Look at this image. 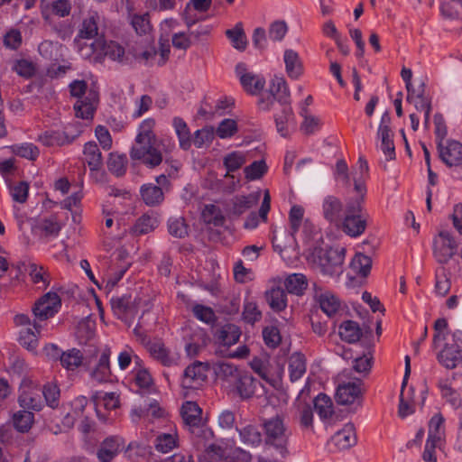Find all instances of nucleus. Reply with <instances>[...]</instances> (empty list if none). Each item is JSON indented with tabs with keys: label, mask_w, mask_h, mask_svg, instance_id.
Returning <instances> with one entry per match:
<instances>
[{
	"label": "nucleus",
	"mask_w": 462,
	"mask_h": 462,
	"mask_svg": "<svg viewBox=\"0 0 462 462\" xmlns=\"http://www.w3.org/2000/svg\"><path fill=\"white\" fill-rule=\"evenodd\" d=\"M366 186L359 179L355 178V195L350 197L346 205V214L339 226L351 237L361 236L367 226L368 213L365 209Z\"/></svg>",
	"instance_id": "nucleus-1"
},
{
	"label": "nucleus",
	"mask_w": 462,
	"mask_h": 462,
	"mask_svg": "<svg viewBox=\"0 0 462 462\" xmlns=\"http://www.w3.org/2000/svg\"><path fill=\"white\" fill-rule=\"evenodd\" d=\"M183 422L190 434L193 443L199 448H206L205 441L209 440L213 435L202 422V410L195 402H186L181 407Z\"/></svg>",
	"instance_id": "nucleus-2"
},
{
	"label": "nucleus",
	"mask_w": 462,
	"mask_h": 462,
	"mask_svg": "<svg viewBox=\"0 0 462 462\" xmlns=\"http://www.w3.org/2000/svg\"><path fill=\"white\" fill-rule=\"evenodd\" d=\"M69 88L70 95L78 99L74 104L76 116L91 119L98 102L97 92L94 89H88V85L84 80H73Z\"/></svg>",
	"instance_id": "nucleus-3"
},
{
	"label": "nucleus",
	"mask_w": 462,
	"mask_h": 462,
	"mask_svg": "<svg viewBox=\"0 0 462 462\" xmlns=\"http://www.w3.org/2000/svg\"><path fill=\"white\" fill-rule=\"evenodd\" d=\"M346 250L343 247L317 248L314 251V263L324 275L339 277L343 273Z\"/></svg>",
	"instance_id": "nucleus-4"
},
{
	"label": "nucleus",
	"mask_w": 462,
	"mask_h": 462,
	"mask_svg": "<svg viewBox=\"0 0 462 462\" xmlns=\"http://www.w3.org/2000/svg\"><path fill=\"white\" fill-rule=\"evenodd\" d=\"M266 434V445L268 451L272 453L274 449L277 453L288 455V439L290 431L285 426L283 420L280 417H273L263 424Z\"/></svg>",
	"instance_id": "nucleus-5"
},
{
	"label": "nucleus",
	"mask_w": 462,
	"mask_h": 462,
	"mask_svg": "<svg viewBox=\"0 0 462 462\" xmlns=\"http://www.w3.org/2000/svg\"><path fill=\"white\" fill-rule=\"evenodd\" d=\"M60 299L55 292H48L40 298L32 308V326L35 329L43 328L42 322L53 317L60 308Z\"/></svg>",
	"instance_id": "nucleus-6"
},
{
	"label": "nucleus",
	"mask_w": 462,
	"mask_h": 462,
	"mask_svg": "<svg viewBox=\"0 0 462 462\" xmlns=\"http://www.w3.org/2000/svg\"><path fill=\"white\" fill-rule=\"evenodd\" d=\"M130 156L133 160L140 161L150 168H154L162 162V153L158 140L135 142Z\"/></svg>",
	"instance_id": "nucleus-7"
},
{
	"label": "nucleus",
	"mask_w": 462,
	"mask_h": 462,
	"mask_svg": "<svg viewBox=\"0 0 462 462\" xmlns=\"http://www.w3.org/2000/svg\"><path fill=\"white\" fill-rule=\"evenodd\" d=\"M260 192H252L247 195H236L225 203V212L231 221L237 220L245 212L257 205Z\"/></svg>",
	"instance_id": "nucleus-8"
},
{
	"label": "nucleus",
	"mask_w": 462,
	"mask_h": 462,
	"mask_svg": "<svg viewBox=\"0 0 462 462\" xmlns=\"http://www.w3.org/2000/svg\"><path fill=\"white\" fill-rule=\"evenodd\" d=\"M311 291L314 300L327 316L332 317L338 311L340 301L332 291L319 282L312 283Z\"/></svg>",
	"instance_id": "nucleus-9"
},
{
	"label": "nucleus",
	"mask_w": 462,
	"mask_h": 462,
	"mask_svg": "<svg viewBox=\"0 0 462 462\" xmlns=\"http://www.w3.org/2000/svg\"><path fill=\"white\" fill-rule=\"evenodd\" d=\"M457 244L448 231H441L433 241V254L440 263H448L457 253Z\"/></svg>",
	"instance_id": "nucleus-10"
},
{
	"label": "nucleus",
	"mask_w": 462,
	"mask_h": 462,
	"mask_svg": "<svg viewBox=\"0 0 462 462\" xmlns=\"http://www.w3.org/2000/svg\"><path fill=\"white\" fill-rule=\"evenodd\" d=\"M362 382H347L338 383L336 389L335 399L340 405L356 404L360 406L363 396Z\"/></svg>",
	"instance_id": "nucleus-11"
},
{
	"label": "nucleus",
	"mask_w": 462,
	"mask_h": 462,
	"mask_svg": "<svg viewBox=\"0 0 462 462\" xmlns=\"http://www.w3.org/2000/svg\"><path fill=\"white\" fill-rule=\"evenodd\" d=\"M208 366L207 364L196 361L186 367L181 379L185 389H199L207 380Z\"/></svg>",
	"instance_id": "nucleus-12"
},
{
	"label": "nucleus",
	"mask_w": 462,
	"mask_h": 462,
	"mask_svg": "<svg viewBox=\"0 0 462 462\" xmlns=\"http://www.w3.org/2000/svg\"><path fill=\"white\" fill-rule=\"evenodd\" d=\"M103 17L97 12H90L83 19L78 35L75 38L84 40L103 39Z\"/></svg>",
	"instance_id": "nucleus-13"
},
{
	"label": "nucleus",
	"mask_w": 462,
	"mask_h": 462,
	"mask_svg": "<svg viewBox=\"0 0 462 462\" xmlns=\"http://www.w3.org/2000/svg\"><path fill=\"white\" fill-rule=\"evenodd\" d=\"M16 326H24L26 328L20 332L19 340L21 345L29 350L34 349L38 345V337L42 329H35L32 319L27 314H17L14 318Z\"/></svg>",
	"instance_id": "nucleus-14"
},
{
	"label": "nucleus",
	"mask_w": 462,
	"mask_h": 462,
	"mask_svg": "<svg viewBox=\"0 0 462 462\" xmlns=\"http://www.w3.org/2000/svg\"><path fill=\"white\" fill-rule=\"evenodd\" d=\"M321 208L323 217L330 224L339 226L346 214L342 200L334 195H327L322 200Z\"/></svg>",
	"instance_id": "nucleus-15"
},
{
	"label": "nucleus",
	"mask_w": 462,
	"mask_h": 462,
	"mask_svg": "<svg viewBox=\"0 0 462 462\" xmlns=\"http://www.w3.org/2000/svg\"><path fill=\"white\" fill-rule=\"evenodd\" d=\"M258 383L247 371L244 370L226 390L229 393L236 394L242 400H247L254 394Z\"/></svg>",
	"instance_id": "nucleus-16"
},
{
	"label": "nucleus",
	"mask_w": 462,
	"mask_h": 462,
	"mask_svg": "<svg viewBox=\"0 0 462 462\" xmlns=\"http://www.w3.org/2000/svg\"><path fill=\"white\" fill-rule=\"evenodd\" d=\"M97 364L90 372V376L97 383H106L111 381L110 356L111 350L105 346L101 350L96 351Z\"/></svg>",
	"instance_id": "nucleus-17"
},
{
	"label": "nucleus",
	"mask_w": 462,
	"mask_h": 462,
	"mask_svg": "<svg viewBox=\"0 0 462 462\" xmlns=\"http://www.w3.org/2000/svg\"><path fill=\"white\" fill-rule=\"evenodd\" d=\"M439 158L448 167H457L462 164V144L455 140L444 143L438 142Z\"/></svg>",
	"instance_id": "nucleus-18"
},
{
	"label": "nucleus",
	"mask_w": 462,
	"mask_h": 462,
	"mask_svg": "<svg viewBox=\"0 0 462 462\" xmlns=\"http://www.w3.org/2000/svg\"><path fill=\"white\" fill-rule=\"evenodd\" d=\"M269 92L282 106H291V93L284 77L275 75L270 81Z\"/></svg>",
	"instance_id": "nucleus-19"
},
{
	"label": "nucleus",
	"mask_w": 462,
	"mask_h": 462,
	"mask_svg": "<svg viewBox=\"0 0 462 462\" xmlns=\"http://www.w3.org/2000/svg\"><path fill=\"white\" fill-rule=\"evenodd\" d=\"M438 361L448 369H454L462 364V352L457 344H445L437 355Z\"/></svg>",
	"instance_id": "nucleus-20"
},
{
	"label": "nucleus",
	"mask_w": 462,
	"mask_h": 462,
	"mask_svg": "<svg viewBox=\"0 0 462 462\" xmlns=\"http://www.w3.org/2000/svg\"><path fill=\"white\" fill-rule=\"evenodd\" d=\"M356 443V430L351 423L346 424L342 430L336 432L329 441V445H334L338 450L347 449Z\"/></svg>",
	"instance_id": "nucleus-21"
},
{
	"label": "nucleus",
	"mask_w": 462,
	"mask_h": 462,
	"mask_svg": "<svg viewBox=\"0 0 462 462\" xmlns=\"http://www.w3.org/2000/svg\"><path fill=\"white\" fill-rule=\"evenodd\" d=\"M426 84L423 80L413 90L407 92L406 100L412 104L417 111H431V100L425 95Z\"/></svg>",
	"instance_id": "nucleus-22"
},
{
	"label": "nucleus",
	"mask_w": 462,
	"mask_h": 462,
	"mask_svg": "<svg viewBox=\"0 0 462 462\" xmlns=\"http://www.w3.org/2000/svg\"><path fill=\"white\" fill-rule=\"evenodd\" d=\"M159 219L155 215L143 214L136 219L135 223L128 229L130 235L139 236L155 230L159 226Z\"/></svg>",
	"instance_id": "nucleus-23"
},
{
	"label": "nucleus",
	"mask_w": 462,
	"mask_h": 462,
	"mask_svg": "<svg viewBox=\"0 0 462 462\" xmlns=\"http://www.w3.org/2000/svg\"><path fill=\"white\" fill-rule=\"evenodd\" d=\"M271 208V196L269 190L264 191L263 199L260 207L259 212L252 211L245 220L244 227L245 229H254L259 225V220L267 221V215Z\"/></svg>",
	"instance_id": "nucleus-24"
},
{
	"label": "nucleus",
	"mask_w": 462,
	"mask_h": 462,
	"mask_svg": "<svg viewBox=\"0 0 462 462\" xmlns=\"http://www.w3.org/2000/svg\"><path fill=\"white\" fill-rule=\"evenodd\" d=\"M277 132L282 137H288L290 129L295 125L294 114L291 106H282L281 113L274 115Z\"/></svg>",
	"instance_id": "nucleus-25"
},
{
	"label": "nucleus",
	"mask_w": 462,
	"mask_h": 462,
	"mask_svg": "<svg viewBox=\"0 0 462 462\" xmlns=\"http://www.w3.org/2000/svg\"><path fill=\"white\" fill-rule=\"evenodd\" d=\"M149 351L152 356L164 366H172L178 364L179 356L175 353H172L162 343H152L149 346Z\"/></svg>",
	"instance_id": "nucleus-26"
},
{
	"label": "nucleus",
	"mask_w": 462,
	"mask_h": 462,
	"mask_svg": "<svg viewBox=\"0 0 462 462\" xmlns=\"http://www.w3.org/2000/svg\"><path fill=\"white\" fill-rule=\"evenodd\" d=\"M123 448L121 439L117 437L106 439L97 450V457L100 462H111Z\"/></svg>",
	"instance_id": "nucleus-27"
},
{
	"label": "nucleus",
	"mask_w": 462,
	"mask_h": 462,
	"mask_svg": "<svg viewBox=\"0 0 462 462\" xmlns=\"http://www.w3.org/2000/svg\"><path fill=\"white\" fill-rule=\"evenodd\" d=\"M283 61L285 63L287 75L291 79H298L303 72V67L299 54L291 49H287L284 51Z\"/></svg>",
	"instance_id": "nucleus-28"
},
{
	"label": "nucleus",
	"mask_w": 462,
	"mask_h": 462,
	"mask_svg": "<svg viewBox=\"0 0 462 462\" xmlns=\"http://www.w3.org/2000/svg\"><path fill=\"white\" fill-rule=\"evenodd\" d=\"M88 40L75 38L73 44L77 52L83 59H91L96 56V59L100 58V38L95 39L92 42H88Z\"/></svg>",
	"instance_id": "nucleus-29"
},
{
	"label": "nucleus",
	"mask_w": 462,
	"mask_h": 462,
	"mask_svg": "<svg viewBox=\"0 0 462 462\" xmlns=\"http://www.w3.org/2000/svg\"><path fill=\"white\" fill-rule=\"evenodd\" d=\"M70 11L71 3L69 0H52L51 3L42 7V14L44 20H48L51 14L58 17H66L69 15Z\"/></svg>",
	"instance_id": "nucleus-30"
},
{
	"label": "nucleus",
	"mask_w": 462,
	"mask_h": 462,
	"mask_svg": "<svg viewBox=\"0 0 462 462\" xmlns=\"http://www.w3.org/2000/svg\"><path fill=\"white\" fill-rule=\"evenodd\" d=\"M172 126L178 137L180 147L188 151L192 144L191 134L187 123L180 116H175L172 119Z\"/></svg>",
	"instance_id": "nucleus-31"
},
{
	"label": "nucleus",
	"mask_w": 462,
	"mask_h": 462,
	"mask_svg": "<svg viewBox=\"0 0 462 462\" xmlns=\"http://www.w3.org/2000/svg\"><path fill=\"white\" fill-rule=\"evenodd\" d=\"M244 370L238 368L234 364L221 362L217 365L216 374L223 382L224 387L226 389Z\"/></svg>",
	"instance_id": "nucleus-32"
},
{
	"label": "nucleus",
	"mask_w": 462,
	"mask_h": 462,
	"mask_svg": "<svg viewBox=\"0 0 462 462\" xmlns=\"http://www.w3.org/2000/svg\"><path fill=\"white\" fill-rule=\"evenodd\" d=\"M284 287L289 293L301 296L308 288V279L303 273H291L285 278Z\"/></svg>",
	"instance_id": "nucleus-33"
},
{
	"label": "nucleus",
	"mask_w": 462,
	"mask_h": 462,
	"mask_svg": "<svg viewBox=\"0 0 462 462\" xmlns=\"http://www.w3.org/2000/svg\"><path fill=\"white\" fill-rule=\"evenodd\" d=\"M140 193L143 202L150 207L158 206L164 199L162 188L152 183L143 184L141 187Z\"/></svg>",
	"instance_id": "nucleus-34"
},
{
	"label": "nucleus",
	"mask_w": 462,
	"mask_h": 462,
	"mask_svg": "<svg viewBox=\"0 0 462 462\" xmlns=\"http://www.w3.org/2000/svg\"><path fill=\"white\" fill-rule=\"evenodd\" d=\"M265 299L274 311H281L287 306L286 291L280 286L273 287L265 292Z\"/></svg>",
	"instance_id": "nucleus-35"
},
{
	"label": "nucleus",
	"mask_w": 462,
	"mask_h": 462,
	"mask_svg": "<svg viewBox=\"0 0 462 462\" xmlns=\"http://www.w3.org/2000/svg\"><path fill=\"white\" fill-rule=\"evenodd\" d=\"M288 370L291 382H296L306 373V358L300 353H293L288 361Z\"/></svg>",
	"instance_id": "nucleus-36"
},
{
	"label": "nucleus",
	"mask_w": 462,
	"mask_h": 462,
	"mask_svg": "<svg viewBox=\"0 0 462 462\" xmlns=\"http://www.w3.org/2000/svg\"><path fill=\"white\" fill-rule=\"evenodd\" d=\"M363 328H361L357 322L353 320L344 321L339 326V336L347 343H356L363 336Z\"/></svg>",
	"instance_id": "nucleus-37"
},
{
	"label": "nucleus",
	"mask_w": 462,
	"mask_h": 462,
	"mask_svg": "<svg viewBox=\"0 0 462 462\" xmlns=\"http://www.w3.org/2000/svg\"><path fill=\"white\" fill-rule=\"evenodd\" d=\"M61 228L62 224L54 217L40 219L34 226V231L45 236H57Z\"/></svg>",
	"instance_id": "nucleus-38"
},
{
	"label": "nucleus",
	"mask_w": 462,
	"mask_h": 462,
	"mask_svg": "<svg viewBox=\"0 0 462 462\" xmlns=\"http://www.w3.org/2000/svg\"><path fill=\"white\" fill-rule=\"evenodd\" d=\"M84 155L86 162L90 171H98L103 165L101 152L96 143L89 142L84 146Z\"/></svg>",
	"instance_id": "nucleus-39"
},
{
	"label": "nucleus",
	"mask_w": 462,
	"mask_h": 462,
	"mask_svg": "<svg viewBox=\"0 0 462 462\" xmlns=\"http://www.w3.org/2000/svg\"><path fill=\"white\" fill-rule=\"evenodd\" d=\"M225 33L233 48L239 51L246 49L248 42L242 23H237L234 28L226 30Z\"/></svg>",
	"instance_id": "nucleus-40"
},
{
	"label": "nucleus",
	"mask_w": 462,
	"mask_h": 462,
	"mask_svg": "<svg viewBox=\"0 0 462 462\" xmlns=\"http://www.w3.org/2000/svg\"><path fill=\"white\" fill-rule=\"evenodd\" d=\"M241 331L234 324H226L217 332V338L224 346H233L239 340Z\"/></svg>",
	"instance_id": "nucleus-41"
},
{
	"label": "nucleus",
	"mask_w": 462,
	"mask_h": 462,
	"mask_svg": "<svg viewBox=\"0 0 462 462\" xmlns=\"http://www.w3.org/2000/svg\"><path fill=\"white\" fill-rule=\"evenodd\" d=\"M240 440L248 447H257L262 442V433L258 427L248 424L237 429Z\"/></svg>",
	"instance_id": "nucleus-42"
},
{
	"label": "nucleus",
	"mask_w": 462,
	"mask_h": 462,
	"mask_svg": "<svg viewBox=\"0 0 462 462\" xmlns=\"http://www.w3.org/2000/svg\"><path fill=\"white\" fill-rule=\"evenodd\" d=\"M60 365L68 371H75L84 363V357L80 350L71 348L62 353Z\"/></svg>",
	"instance_id": "nucleus-43"
},
{
	"label": "nucleus",
	"mask_w": 462,
	"mask_h": 462,
	"mask_svg": "<svg viewBox=\"0 0 462 462\" xmlns=\"http://www.w3.org/2000/svg\"><path fill=\"white\" fill-rule=\"evenodd\" d=\"M106 56L113 60L122 61L125 49L116 42H107L104 38L100 39V57Z\"/></svg>",
	"instance_id": "nucleus-44"
},
{
	"label": "nucleus",
	"mask_w": 462,
	"mask_h": 462,
	"mask_svg": "<svg viewBox=\"0 0 462 462\" xmlns=\"http://www.w3.org/2000/svg\"><path fill=\"white\" fill-rule=\"evenodd\" d=\"M38 141L45 146H61L69 143L63 132L54 130L45 131L39 135Z\"/></svg>",
	"instance_id": "nucleus-45"
},
{
	"label": "nucleus",
	"mask_w": 462,
	"mask_h": 462,
	"mask_svg": "<svg viewBox=\"0 0 462 462\" xmlns=\"http://www.w3.org/2000/svg\"><path fill=\"white\" fill-rule=\"evenodd\" d=\"M313 402L315 411L321 420L329 419L333 415V403L327 394L319 393Z\"/></svg>",
	"instance_id": "nucleus-46"
},
{
	"label": "nucleus",
	"mask_w": 462,
	"mask_h": 462,
	"mask_svg": "<svg viewBox=\"0 0 462 462\" xmlns=\"http://www.w3.org/2000/svg\"><path fill=\"white\" fill-rule=\"evenodd\" d=\"M168 232L176 238H184L189 234V226L183 217H171L167 221Z\"/></svg>",
	"instance_id": "nucleus-47"
},
{
	"label": "nucleus",
	"mask_w": 462,
	"mask_h": 462,
	"mask_svg": "<svg viewBox=\"0 0 462 462\" xmlns=\"http://www.w3.org/2000/svg\"><path fill=\"white\" fill-rule=\"evenodd\" d=\"M215 128L211 125H207L201 129L194 132L192 143L197 148L209 146L215 138Z\"/></svg>",
	"instance_id": "nucleus-48"
},
{
	"label": "nucleus",
	"mask_w": 462,
	"mask_h": 462,
	"mask_svg": "<svg viewBox=\"0 0 462 462\" xmlns=\"http://www.w3.org/2000/svg\"><path fill=\"white\" fill-rule=\"evenodd\" d=\"M92 400L96 405L97 416H99V411L97 409L99 405H103L106 410H115L119 405L118 398L115 393H96L92 396Z\"/></svg>",
	"instance_id": "nucleus-49"
},
{
	"label": "nucleus",
	"mask_w": 462,
	"mask_h": 462,
	"mask_svg": "<svg viewBox=\"0 0 462 462\" xmlns=\"http://www.w3.org/2000/svg\"><path fill=\"white\" fill-rule=\"evenodd\" d=\"M246 162L245 154L242 152H232L224 157L223 163L227 172L225 175L226 178L231 177L229 172L240 169Z\"/></svg>",
	"instance_id": "nucleus-50"
},
{
	"label": "nucleus",
	"mask_w": 462,
	"mask_h": 462,
	"mask_svg": "<svg viewBox=\"0 0 462 462\" xmlns=\"http://www.w3.org/2000/svg\"><path fill=\"white\" fill-rule=\"evenodd\" d=\"M202 218L205 223L213 225L214 226H220L225 222V217L221 210L215 205H206L202 211Z\"/></svg>",
	"instance_id": "nucleus-51"
},
{
	"label": "nucleus",
	"mask_w": 462,
	"mask_h": 462,
	"mask_svg": "<svg viewBox=\"0 0 462 462\" xmlns=\"http://www.w3.org/2000/svg\"><path fill=\"white\" fill-rule=\"evenodd\" d=\"M33 413L29 411H19L13 416L14 428L20 432L28 431L33 423Z\"/></svg>",
	"instance_id": "nucleus-52"
},
{
	"label": "nucleus",
	"mask_w": 462,
	"mask_h": 462,
	"mask_svg": "<svg viewBox=\"0 0 462 462\" xmlns=\"http://www.w3.org/2000/svg\"><path fill=\"white\" fill-rule=\"evenodd\" d=\"M110 303L114 313L118 317H122L123 315L131 312L133 309L131 297L127 295L112 297Z\"/></svg>",
	"instance_id": "nucleus-53"
},
{
	"label": "nucleus",
	"mask_w": 462,
	"mask_h": 462,
	"mask_svg": "<svg viewBox=\"0 0 462 462\" xmlns=\"http://www.w3.org/2000/svg\"><path fill=\"white\" fill-rule=\"evenodd\" d=\"M177 444V434L174 430L171 433L160 434L155 440L156 449L162 452L168 453L176 447Z\"/></svg>",
	"instance_id": "nucleus-54"
},
{
	"label": "nucleus",
	"mask_w": 462,
	"mask_h": 462,
	"mask_svg": "<svg viewBox=\"0 0 462 462\" xmlns=\"http://www.w3.org/2000/svg\"><path fill=\"white\" fill-rule=\"evenodd\" d=\"M372 266V259L363 254H356L351 262V268L362 276H366Z\"/></svg>",
	"instance_id": "nucleus-55"
},
{
	"label": "nucleus",
	"mask_w": 462,
	"mask_h": 462,
	"mask_svg": "<svg viewBox=\"0 0 462 462\" xmlns=\"http://www.w3.org/2000/svg\"><path fill=\"white\" fill-rule=\"evenodd\" d=\"M154 125H155L154 119H152V118L144 119L139 126V132L135 138V142L157 140V138L153 133Z\"/></svg>",
	"instance_id": "nucleus-56"
},
{
	"label": "nucleus",
	"mask_w": 462,
	"mask_h": 462,
	"mask_svg": "<svg viewBox=\"0 0 462 462\" xmlns=\"http://www.w3.org/2000/svg\"><path fill=\"white\" fill-rule=\"evenodd\" d=\"M439 388L440 389L441 395L445 398L454 408H457L461 405V399L459 394L449 385L446 380L439 382Z\"/></svg>",
	"instance_id": "nucleus-57"
},
{
	"label": "nucleus",
	"mask_w": 462,
	"mask_h": 462,
	"mask_svg": "<svg viewBox=\"0 0 462 462\" xmlns=\"http://www.w3.org/2000/svg\"><path fill=\"white\" fill-rule=\"evenodd\" d=\"M237 130V123L234 119L226 118L215 129V134L221 139H226L235 135Z\"/></svg>",
	"instance_id": "nucleus-58"
},
{
	"label": "nucleus",
	"mask_w": 462,
	"mask_h": 462,
	"mask_svg": "<svg viewBox=\"0 0 462 462\" xmlns=\"http://www.w3.org/2000/svg\"><path fill=\"white\" fill-rule=\"evenodd\" d=\"M193 315L206 324H214L217 320L214 310L208 306L196 304L192 308Z\"/></svg>",
	"instance_id": "nucleus-59"
},
{
	"label": "nucleus",
	"mask_w": 462,
	"mask_h": 462,
	"mask_svg": "<svg viewBox=\"0 0 462 462\" xmlns=\"http://www.w3.org/2000/svg\"><path fill=\"white\" fill-rule=\"evenodd\" d=\"M125 163V156L111 153L107 162V167L111 173L120 177L124 175L126 171Z\"/></svg>",
	"instance_id": "nucleus-60"
},
{
	"label": "nucleus",
	"mask_w": 462,
	"mask_h": 462,
	"mask_svg": "<svg viewBox=\"0 0 462 462\" xmlns=\"http://www.w3.org/2000/svg\"><path fill=\"white\" fill-rule=\"evenodd\" d=\"M253 79H246L245 82H240L244 89L252 94L256 95L262 91L265 86V79L263 76L257 74H251Z\"/></svg>",
	"instance_id": "nucleus-61"
},
{
	"label": "nucleus",
	"mask_w": 462,
	"mask_h": 462,
	"mask_svg": "<svg viewBox=\"0 0 462 462\" xmlns=\"http://www.w3.org/2000/svg\"><path fill=\"white\" fill-rule=\"evenodd\" d=\"M267 171L264 161H254L244 170L245 178L250 180L260 179Z\"/></svg>",
	"instance_id": "nucleus-62"
},
{
	"label": "nucleus",
	"mask_w": 462,
	"mask_h": 462,
	"mask_svg": "<svg viewBox=\"0 0 462 462\" xmlns=\"http://www.w3.org/2000/svg\"><path fill=\"white\" fill-rule=\"evenodd\" d=\"M20 406L28 409L40 411L42 408V402L38 395L32 392H23L19 396Z\"/></svg>",
	"instance_id": "nucleus-63"
},
{
	"label": "nucleus",
	"mask_w": 462,
	"mask_h": 462,
	"mask_svg": "<svg viewBox=\"0 0 462 462\" xmlns=\"http://www.w3.org/2000/svg\"><path fill=\"white\" fill-rule=\"evenodd\" d=\"M42 394L45 398L47 404L51 408H56L59 404L60 389L57 384L53 383H48L44 384L42 389Z\"/></svg>",
	"instance_id": "nucleus-64"
}]
</instances>
